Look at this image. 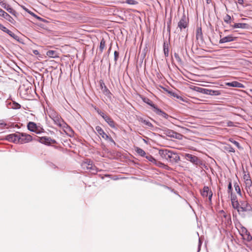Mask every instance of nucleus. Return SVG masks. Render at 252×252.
<instances>
[{
	"label": "nucleus",
	"instance_id": "obj_1",
	"mask_svg": "<svg viewBox=\"0 0 252 252\" xmlns=\"http://www.w3.org/2000/svg\"><path fill=\"white\" fill-rule=\"evenodd\" d=\"M160 156L172 164H175L180 160L178 154L172 150L168 149H161L158 151Z\"/></svg>",
	"mask_w": 252,
	"mask_h": 252
},
{
	"label": "nucleus",
	"instance_id": "obj_2",
	"mask_svg": "<svg viewBox=\"0 0 252 252\" xmlns=\"http://www.w3.org/2000/svg\"><path fill=\"white\" fill-rule=\"evenodd\" d=\"M240 215L243 218L252 217V208L246 201H241Z\"/></svg>",
	"mask_w": 252,
	"mask_h": 252
},
{
	"label": "nucleus",
	"instance_id": "obj_3",
	"mask_svg": "<svg viewBox=\"0 0 252 252\" xmlns=\"http://www.w3.org/2000/svg\"><path fill=\"white\" fill-rule=\"evenodd\" d=\"M191 89L196 92L212 96H218L221 94V91L220 90H214L198 86H192Z\"/></svg>",
	"mask_w": 252,
	"mask_h": 252
},
{
	"label": "nucleus",
	"instance_id": "obj_4",
	"mask_svg": "<svg viewBox=\"0 0 252 252\" xmlns=\"http://www.w3.org/2000/svg\"><path fill=\"white\" fill-rule=\"evenodd\" d=\"M17 144L27 143L33 140L32 136L29 134L23 132H17Z\"/></svg>",
	"mask_w": 252,
	"mask_h": 252
},
{
	"label": "nucleus",
	"instance_id": "obj_5",
	"mask_svg": "<svg viewBox=\"0 0 252 252\" xmlns=\"http://www.w3.org/2000/svg\"><path fill=\"white\" fill-rule=\"evenodd\" d=\"M185 158L187 160L189 161L195 165L202 166L205 168L207 167L205 164L204 163L202 160L199 159L197 157L194 155L190 154H186Z\"/></svg>",
	"mask_w": 252,
	"mask_h": 252
},
{
	"label": "nucleus",
	"instance_id": "obj_6",
	"mask_svg": "<svg viewBox=\"0 0 252 252\" xmlns=\"http://www.w3.org/2000/svg\"><path fill=\"white\" fill-rule=\"evenodd\" d=\"M33 140L38 141L41 144L47 146H50L51 144L57 143V141L55 139H52L51 137L47 136L38 137L35 136V137L33 138Z\"/></svg>",
	"mask_w": 252,
	"mask_h": 252
},
{
	"label": "nucleus",
	"instance_id": "obj_7",
	"mask_svg": "<svg viewBox=\"0 0 252 252\" xmlns=\"http://www.w3.org/2000/svg\"><path fill=\"white\" fill-rule=\"evenodd\" d=\"M27 128L29 130L35 132L36 134H40L44 132L43 127L38 126L37 124L33 122H29L27 124Z\"/></svg>",
	"mask_w": 252,
	"mask_h": 252
},
{
	"label": "nucleus",
	"instance_id": "obj_8",
	"mask_svg": "<svg viewBox=\"0 0 252 252\" xmlns=\"http://www.w3.org/2000/svg\"><path fill=\"white\" fill-rule=\"evenodd\" d=\"M99 84L100 89L101 90L103 94L107 97L109 99H111L113 94L105 85L103 80L102 79L100 80L99 81Z\"/></svg>",
	"mask_w": 252,
	"mask_h": 252
},
{
	"label": "nucleus",
	"instance_id": "obj_9",
	"mask_svg": "<svg viewBox=\"0 0 252 252\" xmlns=\"http://www.w3.org/2000/svg\"><path fill=\"white\" fill-rule=\"evenodd\" d=\"M154 112L160 118V119H164L170 122V119H173L172 116L167 114L165 112L163 111L158 107L154 110Z\"/></svg>",
	"mask_w": 252,
	"mask_h": 252
},
{
	"label": "nucleus",
	"instance_id": "obj_10",
	"mask_svg": "<svg viewBox=\"0 0 252 252\" xmlns=\"http://www.w3.org/2000/svg\"><path fill=\"white\" fill-rule=\"evenodd\" d=\"M0 30L3 31L4 32L7 33L9 36L12 37L13 39L16 40L17 41L20 42V37L12 32L11 31L7 29L5 27H4L3 25L0 23Z\"/></svg>",
	"mask_w": 252,
	"mask_h": 252
},
{
	"label": "nucleus",
	"instance_id": "obj_11",
	"mask_svg": "<svg viewBox=\"0 0 252 252\" xmlns=\"http://www.w3.org/2000/svg\"><path fill=\"white\" fill-rule=\"evenodd\" d=\"M189 21L186 20L185 14H183L181 19L178 23V27L182 31L183 29H186L188 27Z\"/></svg>",
	"mask_w": 252,
	"mask_h": 252
},
{
	"label": "nucleus",
	"instance_id": "obj_12",
	"mask_svg": "<svg viewBox=\"0 0 252 252\" xmlns=\"http://www.w3.org/2000/svg\"><path fill=\"white\" fill-rule=\"evenodd\" d=\"M0 5L4 9H5L9 13L13 15L16 16L17 12L11 7V6L7 4L4 1V0H0Z\"/></svg>",
	"mask_w": 252,
	"mask_h": 252
},
{
	"label": "nucleus",
	"instance_id": "obj_13",
	"mask_svg": "<svg viewBox=\"0 0 252 252\" xmlns=\"http://www.w3.org/2000/svg\"><path fill=\"white\" fill-rule=\"evenodd\" d=\"M237 39V37L234 36L233 34H229L227 36L221 38L219 41V43L223 44L226 42L235 41Z\"/></svg>",
	"mask_w": 252,
	"mask_h": 252
},
{
	"label": "nucleus",
	"instance_id": "obj_14",
	"mask_svg": "<svg viewBox=\"0 0 252 252\" xmlns=\"http://www.w3.org/2000/svg\"><path fill=\"white\" fill-rule=\"evenodd\" d=\"M60 127L63 128L66 134H67V132H68L69 133L68 134L69 136L71 137L73 136L74 133L73 130L66 122H64L62 123V126Z\"/></svg>",
	"mask_w": 252,
	"mask_h": 252
},
{
	"label": "nucleus",
	"instance_id": "obj_15",
	"mask_svg": "<svg viewBox=\"0 0 252 252\" xmlns=\"http://www.w3.org/2000/svg\"><path fill=\"white\" fill-rule=\"evenodd\" d=\"M85 164H87V169L91 170L93 174H95L98 171L97 168L93 164V161L91 160L87 159V161L85 162Z\"/></svg>",
	"mask_w": 252,
	"mask_h": 252
},
{
	"label": "nucleus",
	"instance_id": "obj_16",
	"mask_svg": "<svg viewBox=\"0 0 252 252\" xmlns=\"http://www.w3.org/2000/svg\"><path fill=\"white\" fill-rule=\"evenodd\" d=\"M195 35L196 40H199L201 43H203L204 42L202 28L201 26L197 27L196 30Z\"/></svg>",
	"mask_w": 252,
	"mask_h": 252
},
{
	"label": "nucleus",
	"instance_id": "obj_17",
	"mask_svg": "<svg viewBox=\"0 0 252 252\" xmlns=\"http://www.w3.org/2000/svg\"><path fill=\"white\" fill-rule=\"evenodd\" d=\"M225 85L228 87H235V88H245V86L243 84L236 81H233L231 82H226Z\"/></svg>",
	"mask_w": 252,
	"mask_h": 252
},
{
	"label": "nucleus",
	"instance_id": "obj_18",
	"mask_svg": "<svg viewBox=\"0 0 252 252\" xmlns=\"http://www.w3.org/2000/svg\"><path fill=\"white\" fill-rule=\"evenodd\" d=\"M231 27L233 29L240 28L247 30L249 29L251 27L249 24L242 23H235L234 24L231 25Z\"/></svg>",
	"mask_w": 252,
	"mask_h": 252
},
{
	"label": "nucleus",
	"instance_id": "obj_19",
	"mask_svg": "<svg viewBox=\"0 0 252 252\" xmlns=\"http://www.w3.org/2000/svg\"><path fill=\"white\" fill-rule=\"evenodd\" d=\"M160 130L163 132V134L170 138H173V137H174L175 131L168 129L165 127L161 128Z\"/></svg>",
	"mask_w": 252,
	"mask_h": 252
},
{
	"label": "nucleus",
	"instance_id": "obj_20",
	"mask_svg": "<svg viewBox=\"0 0 252 252\" xmlns=\"http://www.w3.org/2000/svg\"><path fill=\"white\" fill-rule=\"evenodd\" d=\"M95 130H96L97 133L105 140H106L107 138H108V136L109 135L105 133L103 129L100 126H96L95 127Z\"/></svg>",
	"mask_w": 252,
	"mask_h": 252
},
{
	"label": "nucleus",
	"instance_id": "obj_21",
	"mask_svg": "<svg viewBox=\"0 0 252 252\" xmlns=\"http://www.w3.org/2000/svg\"><path fill=\"white\" fill-rule=\"evenodd\" d=\"M0 16L5 18L10 23H13L12 21L14 20L12 17L1 8H0Z\"/></svg>",
	"mask_w": 252,
	"mask_h": 252
},
{
	"label": "nucleus",
	"instance_id": "obj_22",
	"mask_svg": "<svg viewBox=\"0 0 252 252\" xmlns=\"http://www.w3.org/2000/svg\"><path fill=\"white\" fill-rule=\"evenodd\" d=\"M17 132L8 134L5 136L4 139L7 140L9 142H13L17 144Z\"/></svg>",
	"mask_w": 252,
	"mask_h": 252
},
{
	"label": "nucleus",
	"instance_id": "obj_23",
	"mask_svg": "<svg viewBox=\"0 0 252 252\" xmlns=\"http://www.w3.org/2000/svg\"><path fill=\"white\" fill-rule=\"evenodd\" d=\"M103 119L111 127L116 128L115 123L110 116L107 115L104 117Z\"/></svg>",
	"mask_w": 252,
	"mask_h": 252
},
{
	"label": "nucleus",
	"instance_id": "obj_24",
	"mask_svg": "<svg viewBox=\"0 0 252 252\" xmlns=\"http://www.w3.org/2000/svg\"><path fill=\"white\" fill-rule=\"evenodd\" d=\"M52 120L54 121V124L60 127L62 126V123H63L64 122L63 119L61 117V116L60 115L57 117H55Z\"/></svg>",
	"mask_w": 252,
	"mask_h": 252
},
{
	"label": "nucleus",
	"instance_id": "obj_25",
	"mask_svg": "<svg viewBox=\"0 0 252 252\" xmlns=\"http://www.w3.org/2000/svg\"><path fill=\"white\" fill-rule=\"evenodd\" d=\"M46 55L50 58H56L59 57L58 52L55 50H48L46 52Z\"/></svg>",
	"mask_w": 252,
	"mask_h": 252
},
{
	"label": "nucleus",
	"instance_id": "obj_26",
	"mask_svg": "<svg viewBox=\"0 0 252 252\" xmlns=\"http://www.w3.org/2000/svg\"><path fill=\"white\" fill-rule=\"evenodd\" d=\"M143 101L144 102H145L146 104H147L152 108L153 111H154V110L156 109V108L158 107V106L156 105H155L153 103V102L149 98H144Z\"/></svg>",
	"mask_w": 252,
	"mask_h": 252
},
{
	"label": "nucleus",
	"instance_id": "obj_27",
	"mask_svg": "<svg viewBox=\"0 0 252 252\" xmlns=\"http://www.w3.org/2000/svg\"><path fill=\"white\" fill-rule=\"evenodd\" d=\"M210 191L211 190L209 188L205 186L203 187L202 190L201 191V194L203 197H207Z\"/></svg>",
	"mask_w": 252,
	"mask_h": 252
},
{
	"label": "nucleus",
	"instance_id": "obj_28",
	"mask_svg": "<svg viewBox=\"0 0 252 252\" xmlns=\"http://www.w3.org/2000/svg\"><path fill=\"white\" fill-rule=\"evenodd\" d=\"M223 148L229 153H234L235 151L234 149L230 144H225Z\"/></svg>",
	"mask_w": 252,
	"mask_h": 252
},
{
	"label": "nucleus",
	"instance_id": "obj_29",
	"mask_svg": "<svg viewBox=\"0 0 252 252\" xmlns=\"http://www.w3.org/2000/svg\"><path fill=\"white\" fill-rule=\"evenodd\" d=\"M223 20L224 22L228 24H229L230 27L231 25H232L231 23H233V21H232L231 16L228 14H226L224 16V17L223 18Z\"/></svg>",
	"mask_w": 252,
	"mask_h": 252
},
{
	"label": "nucleus",
	"instance_id": "obj_30",
	"mask_svg": "<svg viewBox=\"0 0 252 252\" xmlns=\"http://www.w3.org/2000/svg\"><path fill=\"white\" fill-rule=\"evenodd\" d=\"M135 151L139 156L142 157H145L147 154L142 149L139 147H136L135 148Z\"/></svg>",
	"mask_w": 252,
	"mask_h": 252
},
{
	"label": "nucleus",
	"instance_id": "obj_31",
	"mask_svg": "<svg viewBox=\"0 0 252 252\" xmlns=\"http://www.w3.org/2000/svg\"><path fill=\"white\" fill-rule=\"evenodd\" d=\"M231 204H232V207L237 210V212H238L239 214L240 215V205L238 201H235L234 202H232L231 203Z\"/></svg>",
	"mask_w": 252,
	"mask_h": 252
},
{
	"label": "nucleus",
	"instance_id": "obj_32",
	"mask_svg": "<svg viewBox=\"0 0 252 252\" xmlns=\"http://www.w3.org/2000/svg\"><path fill=\"white\" fill-rule=\"evenodd\" d=\"M140 121L142 124L147 126L149 127L152 128L154 127V126L151 122H150L149 121L144 119L143 118H141Z\"/></svg>",
	"mask_w": 252,
	"mask_h": 252
},
{
	"label": "nucleus",
	"instance_id": "obj_33",
	"mask_svg": "<svg viewBox=\"0 0 252 252\" xmlns=\"http://www.w3.org/2000/svg\"><path fill=\"white\" fill-rule=\"evenodd\" d=\"M105 46V41L104 38H102L100 42L99 49L100 53H102Z\"/></svg>",
	"mask_w": 252,
	"mask_h": 252
},
{
	"label": "nucleus",
	"instance_id": "obj_34",
	"mask_svg": "<svg viewBox=\"0 0 252 252\" xmlns=\"http://www.w3.org/2000/svg\"><path fill=\"white\" fill-rule=\"evenodd\" d=\"M229 141L234 144L239 149H242V147L240 146L239 143L237 141L235 140L232 138H230L229 139Z\"/></svg>",
	"mask_w": 252,
	"mask_h": 252
},
{
	"label": "nucleus",
	"instance_id": "obj_35",
	"mask_svg": "<svg viewBox=\"0 0 252 252\" xmlns=\"http://www.w3.org/2000/svg\"><path fill=\"white\" fill-rule=\"evenodd\" d=\"M146 159H147L149 161L154 163V162L156 161V159L152 155L150 154H146V156H145Z\"/></svg>",
	"mask_w": 252,
	"mask_h": 252
},
{
	"label": "nucleus",
	"instance_id": "obj_36",
	"mask_svg": "<svg viewBox=\"0 0 252 252\" xmlns=\"http://www.w3.org/2000/svg\"><path fill=\"white\" fill-rule=\"evenodd\" d=\"M94 110L97 113L98 115L101 116L103 119L105 116H106L107 115L104 114L103 112H102L98 107L94 106Z\"/></svg>",
	"mask_w": 252,
	"mask_h": 252
},
{
	"label": "nucleus",
	"instance_id": "obj_37",
	"mask_svg": "<svg viewBox=\"0 0 252 252\" xmlns=\"http://www.w3.org/2000/svg\"><path fill=\"white\" fill-rule=\"evenodd\" d=\"M59 115L54 110L50 111L49 114V116L52 120H53L55 117H57Z\"/></svg>",
	"mask_w": 252,
	"mask_h": 252
},
{
	"label": "nucleus",
	"instance_id": "obj_38",
	"mask_svg": "<svg viewBox=\"0 0 252 252\" xmlns=\"http://www.w3.org/2000/svg\"><path fill=\"white\" fill-rule=\"evenodd\" d=\"M234 188L237 193L240 196H242V194L241 193L240 188L237 183L234 184Z\"/></svg>",
	"mask_w": 252,
	"mask_h": 252
},
{
	"label": "nucleus",
	"instance_id": "obj_39",
	"mask_svg": "<svg viewBox=\"0 0 252 252\" xmlns=\"http://www.w3.org/2000/svg\"><path fill=\"white\" fill-rule=\"evenodd\" d=\"M170 44V43L169 40L168 41H164L163 45V50L169 51V47Z\"/></svg>",
	"mask_w": 252,
	"mask_h": 252
},
{
	"label": "nucleus",
	"instance_id": "obj_40",
	"mask_svg": "<svg viewBox=\"0 0 252 252\" xmlns=\"http://www.w3.org/2000/svg\"><path fill=\"white\" fill-rule=\"evenodd\" d=\"M21 106L18 103L13 101L11 106V108L13 109H19L21 108Z\"/></svg>",
	"mask_w": 252,
	"mask_h": 252
},
{
	"label": "nucleus",
	"instance_id": "obj_41",
	"mask_svg": "<svg viewBox=\"0 0 252 252\" xmlns=\"http://www.w3.org/2000/svg\"><path fill=\"white\" fill-rule=\"evenodd\" d=\"M183 135L175 131L174 134L173 138H175L178 140H181L183 139Z\"/></svg>",
	"mask_w": 252,
	"mask_h": 252
},
{
	"label": "nucleus",
	"instance_id": "obj_42",
	"mask_svg": "<svg viewBox=\"0 0 252 252\" xmlns=\"http://www.w3.org/2000/svg\"><path fill=\"white\" fill-rule=\"evenodd\" d=\"M114 60L115 61V64H117V61L119 58V52L118 51H115L114 53Z\"/></svg>",
	"mask_w": 252,
	"mask_h": 252
},
{
	"label": "nucleus",
	"instance_id": "obj_43",
	"mask_svg": "<svg viewBox=\"0 0 252 252\" xmlns=\"http://www.w3.org/2000/svg\"><path fill=\"white\" fill-rule=\"evenodd\" d=\"M243 239L248 242H250L252 240V236L250 234V232H248L246 233V236L245 237H244Z\"/></svg>",
	"mask_w": 252,
	"mask_h": 252
},
{
	"label": "nucleus",
	"instance_id": "obj_44",
	"mask_svg": "<svg viewBox=\"0 0 252 252\" xmlns=\"http://www.w3.org/2000/svg\"><path fill=\"white\" fill-rule=\"evenodd\" d=\"M230 198L231 203L234 202L235 201H238L237 196L235 194H233V192H231L230 194Z\"/></svg>",
	"mask_w": 252,
	"mask_h": 252
},
{
	"label": "nucleus",
	"instance_id": "obj_45",
	"mask_svg": "<svg viewBox=\"0 0 252 252\" xmlns=\"http://www.w3.org/2000/svg\"><path fill=\"white\" fill-rule=\"evenodd\" d=\"M125 3L130 5H135L138 3V2L134 0H126Z\"/></svg>",
	"mask_w": 252,
	"mask_h": 252
},
{
	"label": "nucleus",
	"instance_id": "obj_46",
	"mask_svg": "<svg viewBox=\"0 0 252 252\" xmlns=\"http://www.w3.org/2000/svg\"><path fill=\"white\" fill-rule=\"evenodd\" d=\"M245 183L246 185V188H249V189H250V188L252 187V181L251 180L249 179H247V180L245 181Z\"/></svg>",
	"mask_w": 252,
	"mask_h": 252
},
{
	"label": "nucleus",
	"instance_id": "obj_47",
	"mask_svg": "<svg viewBox=\"0 0 252 252\" xmlns=\"http://www.w3.org/2000/svg\"><path fill=\"white\" fill-rule=\"evenodd\" d=\"M146 49L144 48V50L142 51L141 54L140 55V58L143 61L144 59L145 58L146 55Z\"/></svg>",
	"mask_w": 252,
	"mask_h": 252
},
{
	"label": "nucleus",
	"instance_id": "obj_48",
	"mask_svg": "<svg viewBox=\"0 0 252 252\" xmlns=\"http://www.w3.org/2000/svg\"><path fill=\"white\" fill-rule=\"evenodd\" d=\"M174 57L175 58V59H176V60L177 61V62L178 63H182V60L180 58V57H179V56L178 53H175L174 54Z\"/></svg>",
	"mask_w": 252,
	"mask_h": 252
},
{
	"label": "nucleus",
	"instance_id": "obj_49",
	"mask_svg": "<svg viewBox=\"0 0 252 252\" xmlns=\"http://www.w3.org/2000/svg\"><path fill=\"white\" fill-rule=\"evenodd\" d=\"M228 193L231 194L232 192V183L230 182L228 185Z\"/></svg>",
	"mask_w": 252,
	"mask_h": 252
},
{
	"label": "nucleus",
	"instance_id": "obj_50",
	"mask_svg": "<svg viewBox=\"0 0 252 252\" xmlns=\"http://www.w3.org/2000/svg\"><path fill=\"white\" fill-rule=\"evenodd\" d=\"M106 140L108 141L109 142L112 143L115 145H116L114 140L110 136H108V138H107Z\"/></svg>",
	"mask_w": 252,
	"mask_h": 252
},
{
	"label": "nucleus",
	"instance_id": "obj_51",
	"mask_svg": "<svg viewBox=\"0 0 252 252\" xmlns=\"http://www.w3.org/2000/svg\"><path fill=\"white\" fill-rule=\"evenodd\" d=\"M154 164L159 167H162V165H163V164L161 162L158 161L157 159L156 161L154 162Z\"/></svg>",
	"mask_w": 252,
	"mask_h": 252
},
{
	"label": "nucleus",
	"instance_id": "obj_52",
	"mask_svg": "<svg viewBox=\"0 0 252 252\" xmlns=\"http://www.w3.org/2000/svg\"><path fill=\"white\" fill-rule=\"evenodd\" d=\"M174 97H175L178 99H180L182 101H184V102L185 101L184 98L182 97L181 96L179 95V94H176Z\"/></svg>",
	"mask_w": 252,
	"mask_h": 252
},
{
	"label": "nucleus",
	"instance_id": "obj_53",
	"mask_svg": "<svg viewBox=\"0 0 252 252\" xmlns=\"http://www.w3.org/2000/svg\"><path fill=\"white\" fill-rule=\"evenodd\" d=\"M168 94H170L172 96L174 97L176 95V93L173 92L172 90H170L169 92H168Z\"/></svg>",
	"mask_w": 252,
	"mask_h": 252
},
{
	"label": "nucleus",
	"instance_id": "obj_54",
	"mask_svg": "<svg viewBox=\"0 0 252 252\" xmlns=\"http://www.w3.org/2000/svg\"><path fill=\"white\" fill-rule=\"evenodd\" d=\"M27 12L28 13L30 14V15H32L33 17H35V18H36V16H37L35 13H34L33 12H32L31 10H30L29 9H28V11H27Z\"/></svg>",
	"mask_w": 252,
	"mask_h": 252
},
{
	"label": "nucleus",
	"instance_id": "obj_55",
	"mask_svg": "<svg viewBox=\"0 0 252 252\" xmlns=\"http://www.w3.org/2000/svg\"><path fill=\"white\" fill-rule=\"evenodd\" d=\"M27 12L28 13L30 14V15H32L33 17H35V18H36V16H37L35 13H34L33 12H32L31 10H30L29 9H28V11H27Z\"/></svg>",
	"mask_w": 252,
	"mask_h": 252
},
{
	"label": "nucleus",
	"instance_id": "obj_56",
	"mask_svg": "<svg viewBox=\"0 0 252 252\" xmlns=\"http://www.w3.org/2000/svg\"><path fill=\"white\" fill-rule=\"evenodd\" d=\"M27 12L28 13L30 14V15H32L33 17H35V18H36V16H37L35 13H34L33 12H32L31 10H30L29 9H28V11H27Z\"/></svg>",
	"mask_w": 252,
	"mask_h": 252
},
{
	"label": "nucleus",
	"instance_id": "obj_57",
	"mask_svg": "<svg viewBox=\"0 0 252 252\" xmlns=\"http://www.w3.org/2000/svg\"><path fill=\"white\" fill-rule=\"evenodd\" d=\"M36 18L37 19H38L40 21H42V22H47V21L46 19H43V18H41V17H39L38 16H37Z\"/></svg>",
	"mask_w": 252,
	"mask_h": 252
},
{
	"label": "nucleus",
	"instance_id": "obj_58",
	"mask_svg": "<svg viewBox=\"0 0 252 252\" xmlns=\"http://www.w3.org/2000/svg\"><path fill=\"white\" fill-rule=\"evenodd\" d=\"M201 245H202V242H201V241H200V240L199 239L198 245L197 252H199V251H200Z\"/></svg>",
	"mask_w": 252,
	"mask_h": 252
},
{
	"label": "nucleus",
	"instance_id": "obj_59",
	"mask_svg": "<svg viewBox=\"0 0 252 252\" xmlns=\"http://www.w3.org/2000/svg\"><path fill=\"white\" fill-rule=\"evenodd\" d=\"M241 229H242V233H247L248 232V230L246 228H245V227L244 226H242V228H241Z\"/></svg>",
	"mask_w": 252,
	"mask_h": 252
},
{
	"label": "nucleus",
	"instance_id": "obj_60",
	"mask_svg": "<svg viewBox=\"0 0 252 252\" xmlns=\"http://www.w3.org/2000/svg\"><path fill=\"white\" fill-rule=\"evenodd\" d=\"M208 199L210 201H212V196H213V192L212 191H210V193L208 194Z\"/></svg>",
	"mask_w": 252,
	"mask_h": 252
},
{
	"label": "nucleus",
	"instance_id": "obj_61",
	"mask_svg": "<svg viewBox=\"0 0 252 252\" xmlns=\"http://www.w3.org/2000/svg\"><path fill=\"white\" fill-rule=\"evenodd\" d=\"M159 87L162 89H163L164 91H165L166 92H167L168 93V92H169L170 91V90L168 89L166 87H164L162 86H161L160 85Z\"/></svg>",
	"mask_w": 252,
	"mask_h": 252
},
{
	"label": "nucleus",
	"instance_id": "obj_62",
	"mask_svg": "<svg viewBox=\"0 0 252 252\" xmlns=\"http://www.w3.org/2000/svg\"><path fill=\"white\" fill-rule=\"evenodd\" d=\"M227 126H234L233 122L232 121H228L227 123Z\"/></svg>",
	"mask_w": 252,
	"mask_h": 252
},
{
	"label": "nucleus",
	"instance_id": "obj_63",
	"mask_svg": "<svg viewBox=\"0 0 252 252\" xmlns=\"http://www.w3.org/2000/svg\"><path fill=\"white\" fill-rule=\"evenodd\" d=\"M49 165L51 168H54V169H56V168H58V167L53 163H50Z\"/></svg>",
	"mask_w": 252,
	"mask_h": 252
},
{
	"label": "nucleus",
	"instance_id": "obj_64",
	"mask_svg": "<svg viewBox=\"0 0 252 252\" xmlns=\"http://www.w3.org/2000/svg\"><path fill=\"white\" fill-rule=\"evenodd\" d=\"M163 52L165 57H168L169 56V51L163 50Z\"/></svg>",
	"mask_w": 252,
	"mask_h": 252
}]
</instances>
